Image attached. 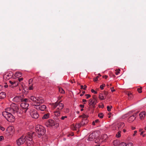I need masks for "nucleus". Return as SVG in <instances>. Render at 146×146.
<instances>
[{
  "label": "nucleus",
  "instance_id": "obj_6",
  "mask_svg": "<svg viewBox=\"0 0 146 146\" xmlns=\"http://www.w3.org/2000/svg\"><path fill=\"white\" fill-rule=\"evenodd\" d=\"M13 75V73L11 71H9L8 73L3 75V79L4 80L7 81L11 78Z\"/></svg>",
  "mask_w": 146,
  "mask_h": 146
},
{
  "label": "nucleus",
  "instance_id": "obj_7",
  "mask_svg": "<svg viewBox=\"0 0 146 146\" xmlns=\"http://www.w3.org/2000/svg\"><path fill=\"white\" fill-rule=\"evenodd\" d=\"M25 141V136L23 135L17 140V143L18 145L19 146L23 144Z\"/></svg>",
  "mask_w": 146,
  "mask_h": 146
},
{
  "label": "nucleus",
  "instance_id": "obj_60",
  "mask_svg": "<svg viewBox=\"0 0 146 146\" xmlns=\"http://www.w3.org/2000/svg\"><path fill=\"white\" fill-rule=\"evenodd\" d=\"M94 121L95 123H97L99 121V120L98 119H96Z\"/></svg>",
  "mask_w": 146,
  "mask_h": 146
},
{
  "label": "nucleus",
  "instance_id": "obj_58",
  "mask_svg": "<svg viewBox=\"0 0 146 146\" xmlns=\"http://www.w3.org/2000/svg\"><path fill=\"white\" fill-rule=\"evenodd\" d=\"M108 76L107 75H105L103 76V78H104L105 79H106L108 78Z\"/></svg>",
  "mask_w": 146,
  "mask_h": 146
},
{
  "label": "nucleus",
  "instance_id": "obj_46",
  "mask_svg": "<svg viewBox=\"0 0 146 146\" xmlns=\"http://www.w3.org/2000/svg\"><path fill=\"white\" fill-rule=\"evenodd\" d=\"M0 129L2 131H4L5 130V128L3 126H0Z\"/></svg>",
  "mask_w": 146,
  "mask_h": 146
},
{
  "label": "nucleus",
  "instance_id": "obj_3",
  "mask_svg": "<svg viewBox=\"0 0 146 146\" xmlns=\"http://www.w3.org/2000/svg\"><path fill=\"white\" fill-rule=\"evenodd\" d=\"M5 110L7 111L12 113H15L18 112L19 108L17 105L14 103H12L10 105V107L6 108Z\"/></svg>",
  "mask_w": 146,
  "mask_h": 146
},
{
  "label": "nucleus",
  "instance_id": "obj_36",
  "mask_svg": "<svg viewBox=\"0 0 146 146\" xmlns=\"http://www.w3.org/2000/svg\"><path fill=\"white\" fill-rule=\"evenodd\" d=\"M84 87L83 88L84 86L83 85L81 86V89H83L84 90H86V88L87 87V86L86 85H85L84 86Z\"/></svg>",
  "mask_w": 146,
  "mask_h": 146
},
{
  "label": "nucleus",
  "instance_id": "obj_52",
  "mask_svg": "<svg viewBox=\"0 0 146 146\" xmlns=\"http://www.w3.org/2000/svg\"><path fill=\"white\" fill-rule=\"evenodd\" d=\"M3 139V136H0V141H1Z\"/></svg>",
  "mask_w": 146,
  "mask_h": 146
},
{
  "label": "nucleus",
  "instance_id": "obj_39",
  "mask_svg": "<svg viewBox=\"0 0 146 146\" xmlns=\"http://www.w3.org/2000/svg\"><path fill=\"white\" fill-rule=\"evenodd\" d=\"M119 146H126V144L124 142H122L120 144H119Z\"/></svg>",
  "mask_w": 146,
  "mask_h": 146
},
{
  "label": "nucleus",
  "instance_id": "obj_29",
  "mask_svg": "<svg viewBox=\"0 0 146 146\" xmlns=\"http://www.w3.org/2000/svg\"><path fill=\"white\" fill-rule=\"evenodd\" d=\"M119 144V142L117 140H115L113 142V145L115 146L118 145Z\"/></svg>",
  "mask_w": 146,
  "mask_h": 146
},
{
  "label": "nucleus",
  "instance_id": "obj_59",
  "mask_svg": "<svg viewBox=\"0 0 146 146\" xmlns=\"http://www.w3.org/2000/svg\"><path fill=\"white\" fill-rule=\"evenodd\" d=\"M80 106L82 108H84V105L81 104L80 105Z\"/></svg>",
  "mask_w": 146,
  "mask_h": 146
},
{
  "label": "nucleus",
  "instance_id": "obj_25",
  "mask_svg": "<svg viewBox=\"0 0 146 146\" xmlns=\"http://www.w3.org/2000/svg\"><path fill=\"white\" fill-rule=\"evenodd\" d=\"M15 75L16 77H21L22 76V73L19 72H16L15 73Z\"/></svg>",
  "mask_w": 146,
  "mask_h": 146
},
{
  "label": "nucleus",
  "instance_id": "obj_21",
  "mask_svg": "<svg viewBox=\"0 0 146 146\" xmlns=\"http://www.w3.org/2000/svg\"><path fill=\"white\" fill-rule=\"evenodd\" d=\"M106 98V97L103 95V94H100L99 96V98L101 100H104Z\"/></svg>",
  "mask_w": 146,
  "mask_h": 146
},
{
  "label": "nucleus",
  "instance_id": "obj_12",
  "mask_svg": "<svg viewBox=\"0 0 146 146\" xmlns=\"http://www.w3.org/2000/svg\"><path fill=\"white\" fill-rule=\"evenodd\" d=\"M29 106L28 104L25 102H23L20 104V106L23 109H26V111L28 109Z\"/></svg>",
  "mask_w": 146,
  "mask_h": 146
},
{
  "label": "nucleus",
  "instance_id": "obj_17",
  "mask_svg": "<svg viewBox=\"0 0 146 146\" xmlns=\"http://www.w3.org/2000/svg\"><path fill=\"white\" fill-rule=\"evenodd\" d=\"M46 108V107L45 105H42L39 106L38 108H37V110L38 109L42 111H44Z\"/></svg>",
  "mask_w": 146,
  "mask_h": 146
},
{
  "label": "nucleus",
  "instance_id": "obj_11",
  "mask_svg": "<svg viewBox=\"0 0 146 146\" xmlns=\"http://www.w3.org/2000/svg\"><path fill=\"white\" fill-rule=\"evenodd\" d=\"M96 132H93L92 134L90 135L88 138V140L90 141H92L95 138Z\"/></svg>",
  "mask_w": 146,
  "mask_h": 146
},
{
  "label": "nucleus",
  "instance_id": "obj_1",
  "mask_svg": "<svg viewBox=\"0 0 146 146\" xmlns=\"http://www.w3.org/2000/svg\"><path fill=\"white\" fill-rule=\"evenodd\" d=\"M11 113H12L5 110L2 112V114L8 121L12 122L15 120V118Z\"/></svg>",
  "mask_w": 146,
  "mask_h": 146
},
{
  "label": "nucleus",
  "instance_id": "obj_19",
  "mask_svg": "<svg viewBox=\"0 0 146 146\" xmlns=\"http://www.w3.org/2000/svg\"><path fill=\"white\" fill-rule=\"evenodd\" d=\"M6 96V94L4 92H2L0 93V99H2L4 98Z\"/></svg>",
  "mask_w": 146,
  "mask_h": 146
},
{
  "label": "nucleus",
  "instance_id": "obj_54",
  "mask_svg": "<svg viewBox=\"0 0 146 146\" xmlns=\"http://www.w3.org/2000/svg\"><path fill=\"white\" fill-rule=\"evenodd\" d=\"M23 101H25V102H25V103H26L27 102V101H28V100L27 99H23Z\"/></svg>",
  "mask_w": 146,
  "mask_h": 146
},
{
  "label": "nucleus",
  "instance_id": "obj_63",
  "mask_svg": "<svg viewBox=\"0 0 146 146\" xmlns=\"http://www.w3.org/2000/svg\"><path fill=\"white\" fill-rule=\"evenodd\" d=\"M82 145L81 144H78L77 145V146H82Z\"/></svg>",
  "mask_w": 146,
  "mask_h": 146
},
{
  "label": "nucleus",
  "instance_id": "obj_41",
  "mask_svg": "<svg viewBox=\"0 0 146 146\" xmlns=\"http://www.w3.org/2000/svg\"><path fill=\"white\" fill-rule=\"evenodd\" d=\"M105 85L104 84H103L102 85L100 86V88L102 89L103 90L104 89V87L105 86Z\"/></svg>",
  "mask_w": 146,
  "mask_h": 146
},
{
  "label": "nucleus",
  "instance_id": "obj_15",
  "mask_svg": "<svg viewBox=\"0 0 146 146\" xmlns=\"http://www.w3.org/2000/svg\"><path fill=\"white\" fill-rule=\"evenodd\" d=\"M138 113V112L136 113L135 114L133 115L132 116L129 117L128 119V121L130 122L134 120L135 119V118Z\"/></svg>",
  "mask_w": 146,
  "mask_h": 146
},
{
  "label": "nucleus",
  "instance_id": "obj_14",
  "mask_svg": "<svg viewBox=\"0 0 146 146\" xmlns=\"http://www.w3.org/2000/svg\"><path fill=\"white\" fill-rule=\"evenodd\" d=\"M14 131L13 127L12 126L9 127L6 131L9 133L11 135L13 133Z\"/></svg>",
  "mask_w": 146,
  "mask_h": 146
},
{
  "label": "nucleus",
  "instance_id": "obj_49",
  "mask_svg": "<svg viewBox=\"0 0 146 146\" xmlns=\"http://www.w3.org/2000/svg\"><path fill=\"white\" fill-rule=\"evenodd\" d=\"M98 76H97L96 78H94V81L96 82L98 80Z\"/></svg>",
  "mask_w": 146,
  "mask_h": 146
},
{
  "label": "nucleus",
  "instance_id": "obj_45",
  "mask_svg": "<svg viewBox=\"0 0 146 146\" xmlns=\"http://www.w3.org/2000/svg\"><path fill=\"white\" fill-rule=\"evenodd\" d=\"M133 144L131 143H129L127 145L126 144V146H132Z\"/></svg>",
  "mask_w": 146,
  "mask_h": 146
},
{
  "label": "nucleus",
  "instance_id": "obj_53",
  "mask_svg": "<svg viewBox=\"0 0 146 146\" xmlns=\"http://www.w3.org/2000/svg\"><path fill=\"white\" fill-rule=\"evenodd\" d=\"M23 80V78H18V80L19 81V82H21Z\"/></svg>",
  "mask_w": 146,
  "mask_h": 146
},
{
  "label": "nucleus",
  "instance_id": "obj_48",
  "mask_svg": "<svg viewBox=\"0 0 146 146\" xmlns=\"http://www.w3.org/2000/svg\"><path fill=\"white\" fill-rule=\"evenodd\" d=\"M67 117V116H62L61 118V119H62V120H64V119L65 118H66Z\"/></svg>",
  "mask_w": 146,
  "mask_h": 146
},
{
  "label": "nucleus",
  "instance_id": "obj_5",
  "mask_svg": "<svg viewBox=\"0 0 146 146\" xmlns=\"http://www.w3.org/2000/svg\"><path fill=\"white\" fill-rule=\"evenodd\" d=\"M45 132L44 128L43 126L40 125H37V134L38 135L39 137L43 135Z\"/></svg>",
  "mask_w": 146,
  "mask_h": 146
},
{
  "label": "nucleus",
  "instance_id": "obj_57",
  "mask_svg": "<svg viewBox=\"0 0 146 146\" xmlns=\"http://www.w3.org/2000/svg\"><path fill=\"white\" fill-rule=\"evenodd\" d=\"M29 89L30 90H32L33 89V86H31L29 87Z\"/></svg>",
  "mask_w": 146,
  "mask_h": 146
},
{
  "label": "nucleus",
  "instance_id": "obj_56",
  "mask_svg": "<svg viewBox=\"0 0 146 146\" xmlns=\"http://www.w3.org/2000/svg\"><path fill=\"white\" fill-rule=\"evenodd\" d=\"M82 94H80V96H82L85 93V91H83L82 92Z\"/></svg>",
  "mask_w": 146,
  "mask_h": 146
},
{
  "label": "nucleus",
  "instance_id": "obj_37",
  "mask_svg": "<svg viewBox=\"0 0 146 146\" xmlns=\"http://www.w3.org/2000/svg\"><path fill=\"white\" fill-rule=\"evenodd\" d=\"M112 108V106H110V107L109 106H107V110L108 111H111V109Z\"/></svg>",
  "mask_w": 146,
  "mask_h": 146
},
{
  "label": "nucleus",
  "instance_id": "obj_42",
  "mask_svg": "<svg viewBox=\"0 0 146 146\" xmlns=\"http://www.w3.org/2000/svg\"><path fill=\"white\" fill-rule=\"evenodd\" d=\"M80 125V127H81V126L84 125L85 124V123H84L83 121L81 122L80 123H79Z\"/></svg>",
  "mask_w": 146,
  "mask_h": 146
},
{
  "label": "nucleus",
  "instance_id": "obj_50",
  "mask_svg": "<svg viewBox=\"0 0 146 146\" xmlns=\"http://www.w3.org/2000/svg\"><path fill=\"white\" fill-rule=\"evenodd\" d=\"M91 91L92 93H94L95 94H97V92L96 91H95L93 89H92L91 90Z\"/></svg>",
  "mask_w": 146,
  "mask_h": 146
},
{
  "label": "nucleus",
  "instance_id": "obj_20",
  "mask_svg": "<svg viewBox=\"0 0 146 146\" xmlns=\"http://www.w3.org/2000/svg\"><path fill=\"white\" fill-rule=\"evenodd\" d=\"M30 114L32 117L33 118L36 119V112L34 111V112H31Z\"/></svg>",
  "mask_w": 146,
  "mask_h": 146
},
{
  "label": "nucleus",
  "instance_id": "obj_55",
  "mask_svg": "<svg viewBox=\"0 0 146 146\" xmlns=\"http://www.w3.org/2000/svg\"><path fill=\"white\" fill-rule=\"evenodd\" d=\"M113 88H114L113 87L111 88V91L112 92L115 91V89H113V90H112V89H113Z\"/></svg>",
  "mask_w": 146,
  "mask_h": 146
},
{
  "label": "nucleus",
  "instance_id": "obj_22",
  "mask_svg": "<svg viewBox=\"0 0 146 146\" xmlns=\"http://www.w3.org/2000/svg\"><path fill=\"white\" fill-rule=\"evenodd\" d=\"M30 99V100L33 101V102L36 103V98L34 96H31Z\"/></svg>",
  "mask_w": 146,
  "mask_h": 146
},
{
  "label": "nucleus",
  "instance_id": "obj_27",
  "mask_svg": "<svg viewBox=\"0 0 146 146\" xmlns=\"http://www.w3.org/2000/svg\"><path fill=\"white\" fill-rule=\"evenodd\" d=\"M93 107L94 108L95 107V105L96 104V103H97V100L96 98H94V100H93Z\"/></svg>",
  "mask_w": 146,
  "mask_h": 146
},
{
  "label": "nucleus",
  "instance_id": "obj_16",
  "mask_svg": "<svg viewBox=\"0 0 146 146\" xmlns=\"http://www.w3.org/2000/svg\"><path fill=\"white\" fill-rule=\"evenodd\" d=\"M124 126V124L123 123L121 122L117 124V127H118L119 129H122Z\"/></svg>",
  "mask_w": 146,
  "mask_h": 146
},
{
  "label": "nucleus",
  "instance_id": "obj_10",
  "mask_svg": "<svg viewBox=\"0 0 146 146\" xmlns=\"http://www.w3.org/2000/svg\"><path fill=\"white\" fill-rule=\"evenodd\" d=\"M9 82L11 84L9 86L13 88L16 87L18 85V81H14L9 80Z\"/></svg>",
  "mask_w": 146,
  "mask_h": 146
},
{
  "label": "nucleus",
  "instance_id": "obj_28",
  "mask_svg": "<svg viewBox=\"0 0 146 146\" xmlns=\"http://www.w3.org/2000/svg\"><path fill=\"white\" fill-rule=\"evenodd\" d=\"M54 119L57 122H58L60 120V117L58 116H54Z\"/></svg>",
  "mask_w": 146,
  "mask_h": 146
},
{
  "label": "nucleus",
  "instance_id": "obj_2",
  "mask_svg": "<svg viewBox=\"0 0 146 146\" xmlns=\"http://www.w3.org/2000/svg\"><path fill=\"white\" fill-rule=\"evenodd\" d=\"M35 135V132H32L25 136L26 144L27 146H32L33 144V141H32V138Z\"/></svg>",
  "mask_w": 146,
  "mask_h": 146
},
{
  "label": "nucleus",
  "instance_id": "obj_43",
  "mask_svg": "<svg viewBox=\"0 0 146 146\" xmlns=\"http://www.w3.org/2000/svg\"><path fill=\"white\" fill-rule=\"evenodd\" d=\"M108 92L106 91H104L103 95L106 97L108 95Z\"/></svg>",
  "mask_w": 146,
  "mask_h": 146
},
{
  "label": "nucleus",
  "instance_id": "obj_4",
  "mask_svg": "<svg viewBox=\"0 0 146 146\" xmlns=\"http://www.w3.org/2000/svg\"><path fill=\"white\" fill-rule=\"evenodd\" d=\"M60 102L61 101L59 102H57L55 103L52 104V105L53 108L55 109L56 108L57 110L60 111L64 107V105L62 103H61Z\"/></svg>",
  "mask_w": 146,
  "mask_h": 146
},
{
  "label": "nucleus",
  "instance_id": "obj_47",
  "mask_svg": "<svg viewBox=\"0 0 146 146\" xmlns=\"http://www.w3.org/2000/svg\"><path fill=\"white\" fill-rule=\"evenodd\" d=\"M85 96L86 97L87 99H88L91 97V96L90 94H86L85 95Z\"/></svg>",
  "mask_w": 146,
  "mask_h": 146
},
{
  "label": "nucleus",
  "instance_id": "obj_40",
  "mask_svg": "<svg viewBox=\"0 0 146 146\" xmlns=\"http://www.w3.org/2000/svg\"><path fill=\"white\" fill-rule=\"evenodd\" d=\"M127 95L129 98H131L133 96V95L131 93H128Z\"/></svg>",
  "mask_w": 146,
  "mask_h": 146
},
{
  "label": "nucleus",
  "instance_id": "obj_13",
  "mask_svg": "<svg viewBox=\"0 0 146 146\" xmlns=\"http://www.w3.org/2000/svg\"><path fill=\"white\" fill-rule=\"evenodd\" d=\"M44 100L42 98L40 97L37 98V106H40V104L43 103Z\"/></svg>",
  "mask_w": 146,
  "mask_h": 146
},
{
  "label": "nucleus",
  "instance_id": "obj_44",
  "mask_svg": "<svg viewBox=\"0 0 146 146\" xmlns=\"http://www.w3.org/2000/svg\"><path fill=\"white\" fill-rule=\"evenodd\" d=\"M80 125L79 123H77L75 125V128H79L80 127Z\"/></svg>",
  "mask_w": 146,
  "mask_h": 146
},
{
  "label": "nucleus",
  "instance_id": "obj_62",
  "mask_svg": "<svg viewBox=\"0 0 146 146\" xmlns=\"http://www.w3.org/2000/svg\"><path fill=\"white\" fill-rule=\"evenodd\" d=\"M95 122L94 121H93L92 123V124L93 125H95Z\"/></svg>",
  "mask_w": 146,
  "mask_h": 146
},
{
  "label": "nucleus",
  "instance_id": "obj_9",
  "mask_svg": "<svg viewBox=\"0 0 146 146\" xmlns=\"http://www.w3.org/2000/svg\"><path fill=\"white\" fill-rule=\"evenodd\" d=\"M23 99L22 96H18L15 97L13 99L14 102H19L23 101Z\"/></svg>",
  "mask_w": 146,
  "mask_h": 146
},
{
  "label": "nucleus",
  "instance_id": "obj_35",
  "mask_svg": "<svg viewBox=\"0 0 146 146\" xmlns=\"http://www.w3.org/2000/svg\"><path fill=\"white\" fill-rule=\"evenodd\" d=\"M115 71H116L115 74L116 75H117L120 73V70L119 69H116L115 70Z\"/></svg>",
  "mask_w": 146,
  "mask_h": 146
},
{
  "label": "nucleus",
  "instance_id": "obj_51",
  "mask_svg": "<svg viewBox=\"0 0 146 146\" xmlns=\"http://www.w3.org/2000/svg\"><path fill=\"white\" fill-rule=\"evenodd\" d=\"M74 135V133H71L70 134H69L68 135V137H70V136H72Z\"/></svg>",
  "mask_w": 146,
  "mask_h": 146
},
{
  "label": "nucleus",
  "instance_id": "obj_61",
  "mask_svg": "<svg viewBox=\"0 0 146 146\" xmlns=\"http://www.w3.org/2000/svg\"><path fill=\"white\" fill-rule=\"evenodd\" d=\"M137 131H134V134H133V135L134 136L135 135V134L137 133Z\"/></svg>",
  "mask_w": 146,
  "mask_h": 146
},
{
  "label": "nucleus",
  "instance_id": "obj_32",
  "mask_svg": "<svg viewBox=\"0 0 146 146\" xmlns=\"http://www.w3.org/2000/svg\"><path fill=\"white\" fill-rule=\"evenodd\" d=\"M80 117H82L84 119H86L88 117V116L87 115H85V114H83V115H80Z\"/></svg>",
  "mask_w": 146,
  "mask_h": 146
},
{
  "label": "nucleus",
  "instance_id": "obj_38",
  "mask_svg": "<svg viewBox=\"0 0 146 146\" xmlns=\"http://www.w3.org/2000/svg\"><path fill=\"white\" fill-rule=\"evenodd\" d=\"M142 87H140V88H138L137 89V91L139 93H141L142 92Z\"/></svg>",
  "mask_w": 146,
  "mask_h": 146
},
{
  "label": "nucleus",
  "instance_id": "obj_33",
  "mask_svg": "<svg viewBox=\"0 0 146 146\" xmlns=\"http://www.w3.org/2000/svg\"><path fill=\"white\" fill-rule=\"evenodd\" d=\"M121 131H118L116 135V136L117 137L119 138L121 136Z\"/></svg>",
  "mask_w": 146,
  "mask_h": 146
},
{
  "label": "nucleus",
  "instance_id": "obj_31",
  "mask_svg": "<svg viewBox=\"0 0 146 146\" xmlns=\"http://www.w3.org/2000/svg\"><path fill=\"white\" fill-rule=\"evenodd\" d=\"M104 115L102 113H100L98 114V116L101 118H103Z\"/></svg>",
  "mask_w": 146,
  "mask_h": 146
},
{
  "label": "nucleus",
  "instance_id": "obj_24",
  "mask_svg": "<svg viewBox=\"0 0 146 146\" xmlns=\"http://www.w3.org/2000/svg\"><path fill=\"white\" fill-rule=\"evenodd\" d=\"M50 115V114L49 113H47L45 114L42 117V119H46L48 118Z\"/></svg>",
  "mask_w": 146,
  "mask_h": 146
},
{
  "label": "nucleus",
  "instance_id": "obj_30",
  "mask_svg": "<svg viewBox=\"0 0 146 146\" xmlns=\"http://www.w3.org/2000/svg\"><path fill=\"white\" fill-rule=\"evenodd\" d=\"M59 91L60 93L62 94H64L65 92L64 90L61 88H59Z\"/></svg>",
  "mask_w": 146,
  "mask_h": 146
},
{
  "label": "nucleus",
  "instance_id": "obj_34",
  "mask_svg": "<svg viewBox=\"0 0 146 146\" xmlns=\"http://www.w3.org/2000/svg\"><path fill=\"white\" fill-rule=\"evenodd\" d=\"M93 100L92 99H90L89 100V104H91L92 105V106H93Z\"/></svg>",
  "mask_w": 146,
  "mask_h": 146
},
{
  "label": "nucleus",
  "instance_id": "obj_23",
  "mask_svg": "<svg viewBox=\"0 0 146 146\" xmlns=\"http://www.w3.org/2000/svg\"><path fill=\"white\" fill-rule=\"evenodd\" d=\"M60 111L58 110H56L54 111V113L55 116L59 117L60 115Z\"/></svg>",
  "mask_w": 146,
  "mask_h": 146
},
{
  "label": "nucleus",
  "instance_id": "obj_64",
  "mask_svg": "<svg viewBox=\"0 0 146 146\" xmlns=\"http://www.w3.org/2000/svg\"><path fill=\"white\" fill-rule=\"evenodd\" d=\"M82 101L84 102H85L86 101V100L85 99H83L82 100Z\"/></svg>",
  "mask_w": 146,
  "mask_h": 146
},
{
  "label": "nucleus",
  "instance_id": "obj_26",
  "mask_svg": "<svg viewBox=\"0 0 146 146\" xmlns=\"http://www.w3.org/2000/svg\"><path fill=\"white\" fill-rule=\"evenodd\" d=\"M101 139H104V140H106L108 138V136L106 134H104L102 135Z\"/></svg>",
  "mask_w": 146,
  "mask_h": 146
},
{
  "label": "nucleus",
  "instance_id": "obj_8",
  "mask_svg": "<svg viewBox=\"0 0 146 146\" xmlns=\"http://www.w3.org/2000/svg\"><path fill=\"white\" fill-rule=\"evenodd\" d=\"M55 123L54 120L49 119L45 123L46 125L48 127H50L54 125Z\"/></svg>",
  "mask_w": 146,
  "mask_h": 146
},
{
  "label": "nucleus",
  "instance_id": "obj_18",
  "mask_svg": "<svg viewBox=\"0 0 146 146\" xmlns=\"http://www.w3.org/2000/svg\"><path fill=\"white\" fill-rule=\"evenodd\" d=\"M146 115L145 111H143L140 113L139 115L140 119H143L145 117Z\"/></svg>",
  "mask_w": 146,
  "mask_h": 146
}]
</instances>
